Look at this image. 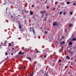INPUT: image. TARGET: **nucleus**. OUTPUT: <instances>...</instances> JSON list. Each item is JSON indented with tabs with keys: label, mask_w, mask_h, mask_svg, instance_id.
Returning <instances> with one entry per match:
<instances>
[{
	"label": "nucleus",
	"mask_w": 76,
	"mask_h": 76,
	"mask_svg": "<svg viewBox=\"0 0 76 76\" xmlns=\"http://www.w3.org/2000/svg\"><path fill=\"white\" fill-rule=\"evenodd\" d=\"M46 8L47 9H49V7H48V6H47L46 7Z\"/></svg>",
	"instance_id": "25"
},
{
	"label": "nucleus",
	"mask_w": 76,
	"mask_h": 76,
	"mask_svg": "<svg viewBox=\"0 0 76 76\" xmlns=\"http://www.w3.org/2000/svg\"><path fill=\"white\" fill-rule=\"evenodd\" d=\"M73 57H72L71 58V60H73Z\"/></svg>",
	"instance_id": "22"
},
{
	"label": "nucleus",
	"mask_w": 76,
	"mask_h": 76,
	"mask_svg": "<svg viewBox=\"0 0 76 76\" xmlns=\"http://www.w3.org/2000/svg\"><path fill=\"white\" fill-rule=\"evenodd\" d=\"M72 26V24H69V27H71V26Z\"/></svg>",
	"instance_id": "15"
},
{
	"label": "nucleus",
	"mask_w": 76,
	"mask_h": 76,
	"mask_svg": "<svg viewBox=\"0 0 76 76\" xmlns=\"http://www.w3.org/2000/svg\"><path fill=\"white\" fill-rule=\"evenodd\" d=\"M7 54H8V53H7V52H6L5 53V56L7 55Z\"/></svg>",
	"instance_id": "17"
},
{
	"label": "nucleus",
	"mask_w": 76,
	"mask_h": 76,
	"mask_svg": "<svg viewBox=\"0 0 76 76\" xmlns=\"http://www.w3.org/2000/svg\"><path fill=\"white\" fill-rule=\"evenodd\" d=\"M53 26H57L58 25V23L56 22V21H54L53 22Z\"/></svg>",
	"instance_id": "2"
},
{
	"label": "nucleus",
	"mask_w": 76,
	"mask_h": 76,
	"mask_svg": "<svg viewBox=\"0 0 76 76\" xmlns=\"http://www.w3.org/2000/svg\"><path fill=\"white\" fill-rule=\"evenodd\" d=\"M66 58L68 59V60H70V57L69 56H67L66 57Z\"/></svg>",
	"instance_id": "5"
},
{
	"label": "nucleus",
	"mask_w": 76,
	"mask_h": 76,
	"mask_svg": "<svg viewBox=\"0 0 76 76\" xmlns=\"http://www.w3.org/2000/svg\"><path fill=\"white\" fill-rule=\"evenodd\" d=\"M5 60H6V59H5Z\"/></svg>",
	"instance_id": "61"
},
{
	"label": "nucleus",
	"mask_w": 76,
	"mask_h": 76,
	"mask_svg": "<svg viewBox=\"0 0 76 76\" xmlns=\"http://www.w3.org/2000/svg\"><path fill=\"white\" fill-rule=\"evenodd\" d=\"M1 64V63H0V65Z\"/></svg>",
	"instance_id": "58"
},
{
	"label": "nucleus",
	"mask_w": 76,
	"mask_h": 76,
	"mask_svg": "<svg viewBox=\"0 0 76 76\" xmlns=\"http://www.w3.org/2000/svg\"><path fill=\"white\" fill-rule=\"evenodd\" d=\"M73 5L74 6H75L76 5V4L75 3H74Z\"/></svg>",
	"instance_id": "34"
},
{
	"label": "nucleus",
	"mask_w": 76,
	"mask_h": 76,
	"mask_svg": "<svg viewBox=\"0 0 76 76\" xmlns=\"http://www.w3.org/2000/svg\"><path fill=\"white\" fill-rule=\"evenodd\" d=\"M45 16H47V14H46L45 15Z\"/></svg>",
	"instance_id": "48"
},
{
	"label": "nucleus",
	"mask_w": 76,
	"mask_h": 76,
	"mask_svg": "<svg viewBox=\"0 0 76 76\" xmlns=\"http://www.w3.org/2000/svg\"><path fill=\"white\" fill-rule=\"evenodd\" d=\"M63 14H64V15H66V14H65V12H64Z\"/></svg>",
	"instance_id": "38"
},
{
	"label": "nucleus",
	"mask_w": 76,
	"mask_h": 76,
	"mask_svg": "<svg viewBox=\"0 0 76 76\" xmlns=\"http://www.w3.org/2000/svg\"><path fill=\"white\" fill-rule=\"evenodd\" d=\"M57 3H58V2L57 1H56L55 2V5H57Z\"/></svg>",
	"instance_id": "13"
},
{
	"label": "nucleus",
	"mask_w": 76,
	"mask_h": 76,
	"mask_svg": "<svg viewBox=\"0 0 76 76\" xmlns=\"http://www.w3.org/2000/svg\"><path fill=\"white\" fill-rule=\"evenodd\" d=\"M42 15H44V12H42Z\"/></svg>",
	"instance_id": "46"
},
{
	"label": "nucleus",
	"mask_w": 76,
	"mask_h": 76,
	"mask_svg": "<svg viewBox=\"0 0 76 76\" xmlns=\"http://www.w3.org/2000/svg\"><path fill=\"white\" fill-rule=\"evenodd\" d=\"M12 50H14V48H12Z\"/></svg>",
	"instance_id": "50"
},
{
	"label": "nucleus",
	"mask_w": 76,
	"mask_h": 76,
	"mask_svg": "<svg viewBox=\"0 0 76 76\" xmlns=\"http://www.w3.org/2000/svg\"><path fill=\"white\" fill-rule=\"evenodd\" d=\"M46 1H47V0H45Z\"/></svg>",
	"instance_id": "56"
},
{
	"label": "nucleus",
	"mask_w": 76,
	"mask_h": 76,
	"mask_svg": "<svg viewBox=\"0 0 76 76\" xmlns=\"http://www.w3.org/2000/svg\"><path fill=\"white\" fill-rule=\"evenodd\" d=\"M34 72L33 71L31 74L30 75V76H33V75L34 74Z\"/></svg>",
	"instance_id": "10"
},
{
	"label": "nucleus",
	"mask_w": 76,
	"mask_h": 76,
	"mask_svg": "<svg viewBox=\"0 0 76 76\" xmlns=\"http://www.w3.org/2000/svg\"><path fill=\"white\" fill-rule=\"evenodd\" d=\"M52 3H53V1H52Z\"/></svg>",
	"instance_id": "63"
},
{
	"label": "nucleus",
	"mask_w": 76,
	"mask_h": 76,
	"mask_svg": "<svg viewBox=\"0 0 76 76\" xmlns=\"http://www.w3.org/2000/svg\"><path fill=\"white\" fill-rule=\"evenodd\" d=\"M58 61L59 63H60V62H61V60H59Z\"/></svg>",
	"instance_id": "30"
},
{
	"label": "nucleus",
	"mask_w": 76,
	"mask_h": 76,
	"mask_svg": "<svg viewBox=\"0 0 76 76\" xmlns=\"http://www.w3.org/2000/svg\"><path fill=\"white\" fill-rule=\"evenodd\" d=\"M19 39H21V38H19Z\"/></svg>",
	"instance_id": "55"
},
{
	"label": "nucleus",
	"mask_w": 76,
	"mask_h": 76,
	"mask_svg": "<svg viewBox=\"0 0 76 76\" xmlns=\"http://www.w3.org/2000/svg\"><path fill=\"white\" fill-rule=\"evenodd\" d=\"M20 69H22V68H21V67H20Z\"/></svg>",
	"instance_id": "60"
},
{
	"label": "nucleus",
	"mask_w": 76,
	"mask_h": 76,
	"mask_svg": "<svg viewBox=\"0 0 76 76\" xmlns=\"http://www.w3.org/2000/svg\"><path fill=\"white\" fill-rule=\"evenodd\" d=\"M43 13H45V10H44V11H43Z\"/></svg>",
	"instance_id": "36"
},
{
	"label": "nucleus",
	"mask_w": 76,
	"mask_h": 76,
	"mask_svg": "<svg viewBox=\"0 0 76 76\" xmlns=\"http://www.w3.org/2000/svg\"><path fill=\"white\" fill-rule=\"evenodd\" d=\"M28 50H29V49H28Z\"/></svg>",
	"instance_id": "64"
},
{
	"label": "nucleus",
	"mask_w": 76,
	"mask_h": 76,
	"mask_svg": "<svg viewBox=\"0 0 76 76\" xmlns=\"http://www.w3.org/2000/svg\"><path fill=\"white\" fill-rule=\"evenodd\" d=\"M33 13H34V12H30V15H33Z\"/></svg>",
	"instance_id": "11"
},
{
	"label": "nucleus",
	"mask_w": 76,
	"mask_h": 76,
	"mask_svg": "<svg viewBox=\"0 0 76 76\" xmlns=\"http://www.w3.org/2000/svg\"><path fill=\"white\" fill-rule=\"evenodd\" d=\"M69 75H70V74H71V73L69 72Z\"/></svg>",
	"instance_id": "49"
},
{
	"label": "nucleus",
	"mask_w": 76,
	"mask_h": 76,
	"mask_svg": "<svg viewBox=\"0 0 76 76\" xmlns=\"http://www.w3.org/2000/svg\"><path fill=\"white\" fill-rule=\"evenodd\" d=\"M75 62H76V60H75Z\"/></svg>",
	"instance_id": "57"
},
{
	"label": "nucleus",
	"mask_w": 76,
	"mask_h": 76,
	"mask_svg": "<svg viewBox=\"0 0 76 76\" xmlns=\"http://www.w3.org/2000/svg\"><path fill=\"white\" fill-rule=\"evenodd\" d=\"M61 49H60L59 50V51H61Z\"/></svg>",
	"instance_id": "43"
},
{
	"label": "nucleus",
	"mask_w": 76,
	"mask_h": 76,
	"mask_svg": "<svg viewBox=\"0 0 76 76\" xmlns=\"http://www.w3.org/2000/svg\"><path fill=\"white\" fill-rule=\"evenodd\" d=\"M67 51L69 52V53H70L71 54H72V52L70 51V50H68Z\"/></svg>",
	"instance_id": "9"
},
{
	"label": "nucleus",
	"mask_w": 76,
	"mask_h": 76,
	"mask_svg": "<svg viewBox=\"0 0 76 76\" xmlns=\"http://www.w3.org/2000/svg\"><path fill=\"white\" fill-rule=\"evenodd\" d=\"M67 4H70V2H66Z\"/></svg>",
	"instance_id": "16"
},
{
	"label": "nucleus",
	"mask_w": 76,
	"mask_h": 76,
	"mask_svg": "<svg viewBox=\"0 0 76 76\" xmlns=\"http://www.w3.org/2000/svg\"><path fill=\"white\" fill-rule=\"evenodd\" d=\"M31 7H34V5H32Z\"/></svg>",
	"instance_id": "26"
},
{
	"label": "nucleus",
	"mask_w": 76,
	"mask_h": 76,
	"mask_svg": "<svg viewBox=\"0 0 76 76\" xmlns=\"http://www.w3.org/2000/svg\"><path fill=\"white\" fill-rule=\"evenodd\" d=\"M56 10V8H53V10Z\"/></svg>",
	"instance_id": "29"
},
{
	"label": "nucleus",
	"mask_w": 76,
	"mask_h": 76,
	"mask_svg": "<svg viewBox=\"0 0 76 76\" xmlns=\"http://www.w3.org/2000/svg\"><path fill=\"white\" fill-rule=\"evenodd\" d=\"M41 1H42V0H40Z\"/></svg>",
	"instance_id": "54"
},
{
	"label": "nucleus",
	"mask_w": 76,
	"mask_h": 76,
	"mask_svg": "<svg viewBox=\"0 0 76 76\" xmlns=\"http://www.w3.org/2000/svg\"><path fill=\"white\" fill-rule=\"evenodd\" d=\"M45 74H44V75H45Z\"/></svg>",
	"instance_id": "62"
},
{
	"label": "nucleus",
	"mask_w": 76,
	"mask_h": 76,
	"mask_svg": "<svg viewBox=\"0 0 76 76\" xmlns=\"http://www.w3.org/2000/svg\"><path fill=\"white\" fill-rule=\"evenodd\" d=\"M64 44V41H62L60 43V44L61 45H62V44Z\"/></svg>",
	"instance_id": "8"
},
{
	"label": "nucleus",
	"mask_w": 76,
	"mask_h": 76,
	"mask_svg": "<svg viewBox=\"0 0 76 76\" xmlns=\"http://www.w3.org/2000/svg\"><path fill=\"white\" fill-rule=\"evenodd\" d=\"M5 42H7V41H5Z\"/></svg>",
	"instance_id": "52"
},
{
	"label": "nucleus",
	"mask_w": 76,
	"mask_h": 76,
	"mask_svg": "<svg viewBox=\"0 0 76 76\" xmlns=\"http://www.w3.org/2000/svg\"><path fill=\"white\" fill-rule=\"evenodd\" d=\"M1 45L2 46L3 45V42H1Z\"/></svg>",
	"instance_id": "37"
},
{
	"label": "nucleus",
	"mask_w": 76,
	"mask_h": 76,
	"mask_svg": "<svg viewBox=\"0 0 76 76\" xmlns=\"http://www.w3.org/2000/svg\"><path fill=\"white\" fill-rule=\"evenodd\" d=\"M61 38L62 39H63V38H64V37H62Z\"/></svg>",
	"instance_id": "32"
},
{
	"label": "nucleus",
	"mask_w": 76,
	"mask_h": 76,
	"mask_svg": "<svg viewBox=\"0 0 76 76\" xmlns=\"http://www.w3.org/2000/svg\"><path fill=\"white\" fill-rule=\"evenodd\" d=\"M61 4L62 5H64V2H62V3H61Z\"/></svg>",
	"instance_id": "23"
},
{
	"label": "nucleus",
	"mask_w": 76,
	"mask_h": 76,
	"mask_svg": "<svg viewBox=\"0 0 76 76\" xmlns=\"http://www.w3.org/2000/svg\"><path fill=\"white\" fill-rule=\"evenodd\" d=\"M71 47H72V46H68V48H71Z\"/></svg>",
	"instance_id": "35"
},
{
	"label": "nucleus",
	"mask_w": 76,
	"mask_h": 76,
	"mask_svg": "<svg viewBox=\"0 0 76 76\" xmlns=\"http://www.w3.org/2000/svg\"><path fill=\"white\" fill-rule=\"evenodd\" d=\"M26 68V67H25V66H24V69H25Z\"/></svg>",
	"instance_id": "42"
},
{
	"label": "nucleus",
	"mask_w": 76,
	"mask_h": 76,
	"mask_svg": "<svg viewBox=\"0 0 76 76\" xmlns=\"http://www.w3.org/2000/svg\"><path fill=\"white\" fill-rule=\"evenodd\" d=\"M70 14L71 15H73V12H70Z\"/></svg>",
	"instance_id": "14"
},
{
	"label": "nucleus",
	"mask_w": 76,
	"mask_h": 76,
	"mask_svg": "<svg viewBox=\"0 0 76 76\" xmlns=\"http://www.w3.org/2000/svg\"><path fill=\"white\" fill-rule=\"evenodd\" d=\"M46 19H47V17H45V19H44V20H46Z\"/></svg>",
	"instance_id": "33"
},
{
	"label": "nucleus",
	"mask_w": 76,
	"mask_h": 76,
	"mask_svg": "<svg viewBox=\"0 0 76 76\" xmlns=\"http://www.w3.org/2000/svg\"><path fill=\"white\" fill-rule=\"evenodd\" d=\"M9 46H12V44H10V43H9Z\"/></svg>",
	"instance_id": "24"
},
{
	"label": "nucleus",
	"mask_w": 76,
	"mask_h": 76,
	"mask_svg": "<svg viewBox=\"0 0 76 76\" xmlns=\"http://www.w3.org/2000/svg\"><path fill=\"white\" fill-rule=\"evenodd\" d=\"M26 58H27V59H28V60H30V61H32V59H31V58L30 57H27Z\"/></svg>",
	"instance_id": "6"
},
{
	"label": "nucleus",
	"mask_w": 76,
	"mask_h": 76,
	"mask_svg": "<svg viewBox=\"0 0 76 76\" xmlns=\"http://www.w3.org/2000/svg\"><path fill=\"white\" fill-rule=\"evenodd\" d=\"M42 73L44 74V71H42Z\"/></svg>",
	"instance_id": "40"
},
{
	"label": "nucleus",
	"mask_w": 76,
	"mask_h": 76,
	"mask_svg": "<svg viewBox=\"0 0 76 76\" xmlns=\"http://www.w3.org/2000/svg\"><path fill=\"white\" fill-rule=\"evenodd\" d=\"M45 76H48V73H46Z\"/></svg>",
	"instance_id": "28"
},
{
	"label": "nucleus",
	"mask_w": 76,
	"mask_h": 76,
	"mask_svg": "<svg viewBox=\"0 0 76 76\" xmlns=\"http://www.w3.org/2000/svg\"><path fill=\"white\" fill-rule=\"evenodd\" d=\"M46 3H47V1H46L45 2V4H46Z\"/></svg>",
	"instance_id": "44"
},
{
	"label": "nucleus",
	"mask_w": 76,
	"mask_h": 76,
	"mask_svg": "<svg viewBox=\"0 0 76 76\" xmlns=\"http://www.w3.org/2000/svg\"><path fill=\"white\" fill-rule=\"evenodd\" d=\"M45 34H48V32L46 31H45Z\"/></svg>",
	"instance_id": "21"
},
{
	"label": "nucleus",
	"mask_w": 76,
	"mask_h": 76,
	"mask_svg": "<svg viewBox=\"0 0 76 76\" xmlns=\"http://www.w3.org/2000/svg\"><path fill=\"white\" fill-rule=\"evenodd\" d=\"M42 11H41L40 12V13H42Z\"/></svg>",
	"instance_id": "41"
},
{
	"label": "nucleus",
	"mask_w": 76,
	"mask_h": 76,
	"mask_svg": "<svg viewBox=\"0 0 76 76\" xmlns=\"http://www.w3.org/2000/svg\"><path fill=\"white\" fill-rule=\"evenodd\" d=\"M44 15H41V18H44Z\"/></svg>",
	"instance_id": "20"
},
{
	"label": "nucleus",
	"mask_w": 76,
	"mask_h": 76,
	"mask_svg": "<svg viewBox=\"0 0 76 76\" xmlns=\"http://www.w3.org/2000/svg\"><path fill=\"white\" fill-rule=\"evenodd\" d=\"M68 45H72V42L71 41H70L68 43Z\"/></svg>",
	"instance_id": "4"
},
{
	"label": "nucleus",
	"mask_w": 76,
	"mask_h": 76,
	"mask_svg": "<svg viewBox=\"0 0 76 76\" xmlns=\"http://www.w3.org/2000/svg\"><path fill=\"white\" fill-rule=\"evenodd\" d=\"M11 18H13V15H12V16H11Z\"/></svg>",
	"instance_id": "51"
},
{
	"label": "nucleus",
	"mask_w": 76,
	"mask_h": 76,
	"mask_svg": "<svg viewBox=\"0 0 76 76\" xmlns=\"http://www.w3.org/2000/svg\"><path fill=\"white\" fill-rule=\"evenodd\" d=\"M72 41H76V38H74L71 39Z\"/></svg>",
	"instance_id": "7"
},
{
	"label": "nucleus",
	"mask_w": 76,
	"mask_h": 76,
	"mask_svg": "<svg viewBox=\"0 0 76 76\" xmlns=\"http://www.w3.org/2000/svg\"><path fill=\"white\" fill-rule=\"evenodd\" d=\"M7 8L6 9V11H7Z\"/></svg>",
	"instance_id": "45"
},
{
	"label": "nucleus",
	"mask_w": 76,
	"mask_h": 76,
	"mask_svg": "<svg viewBox=\"0 0 76 76\" xmlns=\"http://www.w3.org/2000/svg\"><path fill=\"white\" fill-rule=\"evenodd\" d=\"M19 28H22V26H20V25L19 26Z\"/></svg>",
	"instance_id": "19"
},
{
	"label": "nucleus",
	"mask_w": 76,
	"mask_h": 76,
	"mask_svg": "<svg viewBox=\"0 0 76 76\" xmlns=\"http://www.w3.org/2000/svg\"><path fill=\"white\" fill-rule=\"evenodd\" d=\"M32 30L33 32V34H34V35H35V30H34V28L33 27H30V29H29V31L30 32H32Z\"/></svg>",
	"instance_id": "1"
},
{
	"label": "nucleus",
	"mask_w": 76,
	"mask_h": 76,
	"mask_svg": "<svg viewBox=\"0 0 76 76\" xmlns=\"http://www.w3.org/2000/svg\"><path fill=\"white\" fill-rule=\"evenodd\" d=\"M25 12H28V11L25 10Z\"/></svg>",
	"instance_id": "39"
},
{
	"label": "nucleus",
	"mask_w": 76,
	"mask_h": 76,
	"mask_svg": "<svg viewBox=\"0 0 76 76\" xmlns=\"http://www.w3.org/2000/svg\"><path fill=\"white\" fill-rule=\"evenodd\" d=\"M11 54L12 55H13V53H11Z\"/></svg>",
	"instance_id": "47"
},
{
	"label": "nucleus",
	"mask_w": 76,
	"mask_h": 76,
	"mask_svg": "<svg viewBox=\"0 0 76 76\" xmlns=\"http://www.w3.org/2000/svg\"><path fill=\"white\" fill-rule=\"evenodd\" d=\"M44 58H46V57H47V55H44Z\"/></svg>",
	"instance_id": "18"
},
{
	"label": "nucleus",
	"mask_w": 76,
	"mask_h": 76,
	"mask_svg": "<svg viewBox=\"0 0 76 76\" xmlns=\"http://www.w3.org/2000/svg\"><path fill=\"white\" fill-rule=\"evenodd\" d=\"M62 13V12H59V14H60V15H61V14Z\"/></svg>",
	"instance_id": "27"
},
{
	"label": "nucleus",
	"mask_w": 76,
	"mask_h": 76,
	"mask_svg": "<svg viewBox=\"0 0 76 76\" xmlns=\"http://www.w3.org/2000/svg\"><path fill=\"white\" fill-rule=\"evenodd\" d=\"M1 47V45H0V47Z\"/></svg>",
	"instance_id": "59"
},
{
	"label": "nucleus",
	"mask_w": 76,
	"mask_h": 76,
	"mask_svg": "<svg viewBox=\"0 0 76 76\" xmlns=\"http://www.w3.org/2000/svg\"><path fill=\"white\" fill-rule=\"evenodd\" d=\"M39 51L37 50V52H36V53H37H37H39Z\"/></svg>",
	"instance_id": "31"
},
{
	"label": "nucleus",
	"mask_w": 76,
	"mask_h": 76,
	"mask_svg": "<svg viewBox=\"0 0 76 76\" xmlns=\"http://www.w3.org/2000/svg\"><path fill=\"white\" fill-rule=\"evenodd\" d=\"M72 37H74V36L73 35H72Z\"/></svg>",
	"instance_id": "53"
},
{
	"label": "nucleus",
	"mask_w": 76,
	"mask_h": 76,
	"mask_svg": "<svg viewBox=\"0 0 76 76\" xmlns=\"http://www.w3.org/2000/svg\"><path fill=\"white\" fill-rule=\"evenodd\" d=\"M19 54H24V52H22V51H20V52H19Z\"/></svg>",
	"instance_id": "3"
},
{
	"label": "nucleus",
	"mask_w": 76,
	"mask_h": 76,
	"mask_svg": "<svg viewBox=\"0 0 76 76\" xmlns=\"http://www.w3.org/2000/svg\"><path fill=\"white\" fill-rule=\"evenodd\" d=\"M67 30L66 28L65 29V32L66 33H67Z\"/></svg>",
	"instance_id": "12"
}]
</instances>
